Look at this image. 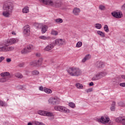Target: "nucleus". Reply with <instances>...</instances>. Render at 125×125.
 <instances>
[{
  "label": "nucleus",
  "mask_w": 125,
  "mask_h": 125,
  "mask_svg": "<svg viewBox=\"0 0 125 125\" xmlns=\"http://www.w3.org/2000/svg\"><path fill=\"white\" fill-rule=\"evenodd\" d=\"M12 35H16V33H15V32H14V31H12Z\"/></svg>",
  "instance_id": "49"
},
{
  "label": "nucleus",
  "mask_w": 125,
  "mask_h": 125,
  "mask_svg": "<svg viewBox=\"0 0 125 125\" xmlns=\"http://www.w3.org/2000/svg\"><path fill=\"white\" fill-rule=\"evenodd\" d=\"M42 60H43V59L41 58L38 61H34L31 62L30 65L33 67H39V66L42 65Z\"/></svg>",
  "instance_id": "6"
},
{
  "label": "nucleus",
  "mask_w": 125,
  "mask_h": 125,
  "mask_svg": "<svg viewBox=\"0 0 125 125\" xmlns=\"http://www.w3.org/2000/svg\"><path fill=\"white\" fill-rule=\"evenodd\" d=\"M40 122L37 121V122H35V124L36 125H40Z\"/></svg>",
  "instance_id": "47"
},
{
  "label": "nucleus",
  "mask_w": 125,
  "mask_h": 125,
  "mask_svg": "<svg viewBox=\"0 0 125 125\" xmlns=\"http://www.w3.org/2000/svg\"><path fill=\"white\" fill-rule=\"evenodd\" d=\"M105 76H106V74L104 72L99 73L93 76L92 78V81H98V80H100V79L105 77Z\"/></svg>",
  "instance_id": "7"
},
{
  "label": "nucleus",
  "mask_w": 125,
  "mask_h": 125,
  "mask_svg": "<svg viewBox=\"0 0 125 125\" xmlns=\"http://www.w3.org/2000/svg\"><path fill=\"white\" fill-rule=\"evenodd\" d=\"M76 86L77 87V88L82 89L83 87V84L80 83H77L76 84Z\"/></svg>",
  "instance_id": "31"
},
{
  "label": "nucleus",
  "mask_w": 125,
  "mask_h": 125,
  "mask_svg": "<svg viewBox=\"0 0 125 125\" xmlns=\"http://www.w3.org/2000/svg\"><path fill=\"white\" fill-rule=\"evenodd\" d=\"M7 81H8V77H3L0 79V83H5Z\"/></svg>",
  "instance_id": "25"
},
{
  "label": "nucleus",
  "mask_w": 125,
  "mask_h": 125,
  "mask_svg": "<svg viewBox=\"0 0 125 125\" xmlns=\"http://www.w3.org/2000/svg\"><path fill=\"white\" fill-rule=\"evenodd\" d=\"M97 34L99 35L102 38H105V33L102 31H98L97 32Z\"/></svg>",
  "instance_id": "23"
},
{
  "label": "nucleus",
  "mask_w": 125,
  "mask_h": 125,
  "mask_svg": "<svg viewBox=\"0 0 125 125\" xmlns=\"http://www.w3.org/2000/svg\"><path fill=\"white\" fill-rule=\"evenodd\" d=\"M73 12L75 15H79V13L81 12V9L78 8H75L73 10Z\"/></svg>",
  "instance_id": "18"
},
{
  "label": "nucleus",
  "mask_w": 125,
  "mask_h": 125,
  "mask_svg": "<svg viewBox=\"0 0 125 125\" xmlns=\"http://www.w3.org/2000/svg\"><path fill=\"white\" fill-rule=\"evenodd\" d=\"M33 49V45H28L27 47H25L23 50L21 51V54H26V53H29L31 52Z\"/></svg>",
  "instance_id": "9"
},
{
  "label": "nucleus",
  "mask_w": 125,
  "mask_h": 125,
  "mask_svg": "<svg viewBox=\"0 0 125 125\" xmlns=\"http://www.w3.org/2000/svg\"><path fill=\"white\" fill-rule=\"evenodd\" d=\"M43 91H44V92H45L46 93H47L48 94H49L51 93V92H52V91L51 90V89L46 87L44 88Z\"/></svg>",
  "instance_id": "22"
},
{
  "label": "nucleus",
  "mask_w": 125,
  "mask_h": 125,
  "mask_svg": "<svg viewBox=\"0 0 125 125\" xmlns=\"http://www.w3.org/2000/svg\"><path fill=\"white\" fill-rule=\"evenodd\" d=\"M85 91L87 92V93H89V92H91V91H92V88H90L89 89H86Z\"/></svg>",
  "instance_id": "41"
},
{
  "label": "nucleus",
  "mask_w": 125,
  "mask_h": 125,
  "mask_svg": "<svg viewBox=\"0 0 125 125\" xmlns=\"http://www.w3.org/2000/svg\"><path fill=\"white\" fill-rule=\"evenodd\" d=\"M54 109L56 111H59L60 112H62V113H67V108L60 105L55 106Z\"/></svg>",
  "instance_id": "10"
},
{
  "label": "nucleus",
  "mask_w": 125,
  "mask_h": 125,
  "mask_svg": "<svg viewBox=\"0 0 125 125\" xmlns=\"http://www.w3.org/2000/svg\"><path fill=\"white\" fill-rule=\"evenodd\" d=\"M0 106L1 107L7 106V104L2 101H0Z\"/></svg>",
  "instance_id": "29"
},
{
  "label": "nucleus",
  "mask_w": 125,
  "mask_h": 125,
  "mask_svg": "<svg viewBox=\"0 0 125 125\" xmlns=\"http://www.w3.org/2000/svg\"><path fill=\"white\" fill-rule=\"evenodd\" d=\"M1 77H3V78H5V77H10V73L9 72H2L0 74Z\"/></svg>",
  "instance_id": "19"
},
{
  "label": "nucleus",
  "mask_w": 125,
  "mask_h": 125,
  "mask_svg": "<svg viewBox=\"0 0 125 125\" xmlns=\"http://www.w3.org/2000/svg\"><path fill=\"white\" fill-rule=\"evenodd\" d=\"M110 110L111 111H115V110H116V102H112V104L110 107Z\"/></svg>",
  "instance_id": "20"
},
{
  "label": "nucleus",
  "mask_w": 125,
  "mask_h": 125,
  "mask_svg": "<svg viewBox=\"0 0 125 125\" xmlns=\"http://www.w3.org/2000/svg\"><path fill=\"white\" fill-rule=\"evenodd\" d=\"M118 106H120V107H125V104L123 102H120L118 103Z\"/></svg>",
  "instance_id": "35"
},
{
  "label": "nucleus",
  "mask_w": 125,
  "mask_h": 125,
  "mask_svg": "<svg viewBox=\"0 0 125 125\" xmlns=\"http://www.w3.org/2000/svg\"><path fill=\"white\" fill-rule=\"evenodd\" d=\"M6 61L7 62H8V63H9V62H11V59L8 58L6 59Z\"/></svg>",
  "instance_id": "45"
},
{
  "label": "nucleus",
  "mask_w": 125,
  "mask_h": 125,
  "mask_svg": "<svg viewBox=\"0 0 125 125\" xmlns=\"http://www.w3.org/2000/svg\"><path fill=\"white\" fill-rule=\"evenodd\" d=\"M111 15H112V16L115 18H117V19L122 18V17H123V14H121V12H116V11L112 12Z\"/></svg>",
  "instance_id": "13"
},
{
  "label": "nucleus",
  "mask_w": 125,
  "mask_h": 125,
  "mask_svg": "<svg viewBox=\"0 0 125 125\" xmlns=\"http://www.w3.org/2000/svg\"><path fill=\"white\" fill-rule=\"evenodd\" d=\"M19 89H23V86H19Z\"/></svg>",
  "instance_id": "48"
},
{
  "label": "nucleus",
  "mask_w": 125,
  "mask_h": 125,
  "mask_svg": "<svg viewBox=\"0 0 125 125\" xmlns=\"http://www.w3.org/2000/svg\"><path fill=\"white\" fill-rule=\"evenodd\" d=\"M44 89V88H43V87L42 86L39 87V90H40L41 91H43Z\"/></svg>",
  "instance_id": "43"
},
{
  "label": "nucleus",
  "mask_w": 125,
  "mask_h": 125,
  "mask_svg": "<svg viewBox=\"0 0 125 125\" xmlns=\"http://www.w3.org/2000/svg\"><path fill=\"white\" fill-rule=\"evenodd\" d=\"M38 114L41 116H46L47 117H54V114L52 112H48L43 110H39Z\"/></svg>",
  "instance_id": "8"
},
{
  "label": "nucleus",
  "mask_w": 125,
  "mask_h": 125,
  "mask_svg": "<svg viewBox=\"0 0 125 125\" xmlns=\"http://www.w3.org/2000/svg\"><path fill=\"white\" fill-rule=\"evenodd\" d=\"M39 39H40L41 40H43L45 41V40H49V39H50V37H46L44 36H40Z\"/></svg>",
  "instance_id": "28"
},
{
  "label": "nucleus",
  "mask_w": 125,
  "mask_h": 125,
  "mask_svg": "<svg viewBox=\"0 0 125 125\" xmlns=\"http://www.w3.org/2000/svg\"><path fill=\"white\" fill-rule=\"evenodd\" d=\"M34 26L36 29H41L42 27V24L41 23H35Z\"/></svg>",
  "instance_id": "26"
},
{
  "label": "nucleus",
  "mask_w": 125,
  "mask_h": 125,
  "mask_svg": "<svg viewBox=\"0 0 125 125\" xmlns=\"http://www.w3.org/2000/svg\"><path fill=\"white\" fill-rule=\"evenodd\" d=\"M89 85L90 86H92L94 85V83H93V82H91L89 83Z\"/></svg>",
  "instance_id": "46"
},
{
  "label": "nucleus",
  "mask_w": 125,
  "mask_h": 125,
  "mask_svg": "<svg viewBox=\"0 0 125 125\" xmlns=\"http://www.w3.org/2000/svg\"><path fill=\"white\" fill-rule=\"evenodd\" d=\"M95 26L96 29H100L101 28H102V25H101L100 23H96L95 24Z\"/></svg>",
  "instance_id": "30"
},
{
  "label": "nucleus",
  "mask_w": 125,
  "mask_h": 125,
  "mask_svg": "<svg viewBox=\"0 0 125 125\" xmlns=\"http://www.w3.org/2000/svg\"><path fill=\"white\" fill-rule=\"evenodd\" d=\"M40 73L39 72V71L38 70H35L32 71V75H39Z\"/></svg>",
  "instance_id": "39"
},
{
  "label": "nucleus",
  "mask_w": 125,
  "mask_h": 125,
  "mask_svg": "<svg viewBox=\"0 0 125 125\" xmlns=\"http://www.w3.org/2000/svg\"><path fill=\"white\" fill-rule=\"evenodd\" d=\"M16 76L17 78H19L20 79H22L23 78V75H22V74H21V73H18L16 75Z\"/></svg>",
  "instance_id": "38"
},
{
  "label": "nucleus",
  "mask_w": 125,
  "mask_h": 125,
  "mask_svg": "<svg viewBox=\"0 0 125 125\" xmlns=\"http://www.w3.org/2000/svg\"><path fill=\"white\" fill-rule=\"evenodd\" d=\"M83 45V42H79L76 44L77 47H81Z\"/></svg>",
  "instance_id": "36"
},
{
  "label": "nucleus",
  "mask_w": 125,
  "mask_h": 125,
  "mask_svg": "<svg viewBox=\"0 0 125 125\" xmlns=\"http://www.w3.org/2000/svg\"><path fill=\"white\" fill-rule=\"evenodd\" d=\"M13 9L14 8L12 4L7 2H5L3 5V16H4V17L8 18L10 15V14L12 13Z\"/></svg>",
  "instance_id": "2"
},
{
  "label": "nucleus",
  "mask_w": 125,
  "mask_h": 125,
  "mask_svg": "<svg viewBox=\"0 0 125 125\" xmlns=\"http://www.w3.org/2000/svg\"><path fill=\"white\" fill-rule=\"evenodd\" d=\"M29 7L27 6H25L24 8L22 9L23 13H29Z\"/></svg>",
  "instance_id": "24"
},
{
  "label": "nucleus",
  "mask_w": 125,
  "mask_h": 125,
  "mask_svg": "<svg viewBox=\"0 0 125 125\" xmlns=\"http://www.w3.org/2000/svg\"><path fill=\"white\" fill-rule=\"evenodd\" d=\"M104 31L106 33H108V32H109V27L106 24L104 25Z\"/></svg>",
  "instance_id": "32"
},
{
  "label": "nucleus",
  "mask_w": 125,
  "mask_h": 125,
  "mask_svg": "<svg viewBox=\"0 0 125 125\" xmlns=\"http://www.w3.org/2000/svg\"><path fill=\"white\" fill-rule=\"evenodd\" d=\"M22 66H23V64H19V67H22Z\"/></svg>",
  "instance_id": "52"
},
{
  "label": "nucleus",
  "mask_w": 125,
  "mask_h": 125,
  "mask_svg": "<svg viewBox=\"0 0 125 125\" xmlns=\"http://www.w3.org/2000/svg\"><path fill=\"white\" fill-rule=\"evenodd\" d=\"M39 1L46 5H51L56 8L61 7L63 4L62 1L60 0H54V1L51 0H39Z\"/></svg>",
  "instance_id": "3"
},
{
  "label": "nucleus",
  "mask_w": 125,
  "mask_h": 125,
  "mask_svg": "<svg viewBox=\"0 0 125 125\" xmlns=\"http://www.w3.org/2000/svg\"><path fill=\"white\" fill-rule=\"evenodd\" d=\"M115 121L117 123H120L123 125H125V117H119L115 119Z\"/></svg>",
  "instance_id": "15"
},
{
  "label": "nucleus",
  "mask_w": 125,
  "mask_h": 125,
  "mask_svg": "<svg viewBox=\"0 0 125 125\" xmlns=\"http://www.w3.org/2000/svg\"><path fill=\"white\" fill-rule=\"evenodd\" d=\"M69 107H71V108H74L76 107V105L74 104V103H69L68 104Z\"/></svg>",
  "instance_id": "37"
},
{
  "label": "nucleus",
  "mask_w": 125,
  "mask_h": 125,
  "mask_svg": "<svg viewBox=\"0 0 125 125\" xmlns=\"http://www.w3.org/2000/svg\"><path fill=\"white\" fill-rule=\"evenodd\" d=\"M120 86H122V87H125V83H120L119 84Z\"/></svg>",
  "instance_id": "42"
},
{
  "label": "nucleus",
  "mask_w": 125,
  "mask_h": 125,
  "mask_svg": "<svg viewBox=\"0 0 125 125\" xmlns=\"http://www.w3.org/2000/svg\"><path fill=\"white\" fill-rule=\"evenodd\" d=\"M17 42V40L13 38L10 39H8L4 42V43H0V52H5L13 50L14 47L12 46H8L13 43H15Z\"/></svg>",
  "instance_id": "1"
},
{
  "label": "nucleus",
  "mask_w": 125,
  "mask_h": 125,
  "mask_svg": "<svg viewBox=\"0 0 125 125\" xmlns=\"http://www.w3.org/2000/svg\"><path fill=\"white\" fill-rule=\"evenodd\" d=\"M90 55L88 54L85 56V57L82 60V62L84 63L86 60L90 59Z\"/></svg>",
  "instance_id": "21"
},
{
  "label": "nucleus",
  "mask_w": 125,
  "mask_h": 125,
  "mask_svg": "<svg viewBox=\"0 0 125 125\" xmlns=\"http://www.w3.org/2000/svg\"><path fill=\"white\" fill-rule=\"evenodd\" d=\"M98 122L99 123H103V124H107V123H108L109 125H113V122L110 121L109 117L102 116L101 118L98 119Z\"/></svg>",
  "instance_id": "5"
},
{
  "label": "nucleus",
  "mask_w": 125,
  "mask_h": 125,
  "mask_svg": "<svg viewBox=\"0 0 125 125\" xmlns=\"http://www.w3.org/2000/svg\"><path fill=\"white\" fill-rule=\"evenodd\" d=\"M39 125H44V124H43V123L40 122Z\"/></svg>",
  "instance_id": "50"
},
{
  "label": "nucleus",
  "mask_w": 125,
  "mask_h": 125,
  "mask_svg": "<svg viewBox=\"0 0 125 125\" xmlns=\"http://www.w3.org/2000/svg\"><path fill=\"white\" fill-rule=\"evenodd\" d=\"M53 42L55 44V45H62L65 43V42L62 39H56L55 42Z\"/></svg>",
  "instance_id": "14"
},
{
  "label": "nucleus",
  "mask_w": 125,
  "mask_h": 125,
  "mask_svg": "<svg viewBox=\"0 0 125 125\" xmlns=\"http://www.w3.org/2000/svg\"><path fill=\"white\" fill-rule=\"evenodd\" d=\"M67 71L68 74L72 76V77H78L82 74V71L78 68L70 67Z\"/></svg>",
  "instance_id": "4"
},
{
  "label": "nucleus",
  "mask_w": 125,
  "mask_h": 125,
  "mask_svg": "<svg viewBox=\"0 0 125 125\" xmlns=\"http://www.w3.org/2000/svg\"><path fill=\"white\" fill-rule=\"evenodd\" d=\"M36 56L39 57L40 56V55L39 54H36Z\"/></svg>",
  "instance_id": "53"
},
{
  "label": "nucleus",
  "mask_w": 125,
  "mask_h": 125,
  "mask_svg": "<svg viewBox=\"0 0 125 125\" xmlns=\"http://www.w3.org/2000/svg\"><path fill=\"white\" fill-rule=\"evenodd\" d=\"M55 22H56V23H62L63 22V20H62V19H57L55 20Z\"/></svg>",
  "instance_id": "33"
},
{
  "label": "nucleus",
  "mask_w": 125,
  "mask_h": 125,
  "mask_svg": "<svg viewBox=\"0 0 125 125\" xmlns=\"http://www.w3.org/2000/svg\"><path fill=\"white\" fill-rule=\"evenodd\" d=\"M31 28H30V25H26L23 27V34L24 35H27V36H29L30 35V33H31Z\"/></svg>",
  "instance_id": "12"
},
{
  "label": "nucleus",
  "mask_w": 125,
  "mask_h": 125,
  "mask_svg": "<svg viewBox=\"0 0 125 125\" xmlns=\"http://www.w3.org/2000/svg\"><path fill=\"white\" fill-rule=\"evenodd\" d=\"M105 7L104 5H100L99 6V9H100L101 10H104V9H105Z\"/></svg>",
  "instance_id": "40"
},
{
  "label": "nucleus",
  "mask_w": 125,
  "mask_h": 125,
  "mask_svg": "<svg viewBox=\"0 0 125 125\" xmlns=\"http://www.w3.org/2000/svg\"><path fill=\"white\" fill-rule=\"evenodd\" d=\"M54 46H55V44H54L53 42H52V43L48 44V45L44 48V50H45V51L51 50V49H52Z\"/></svg>",
  "instance_id": "16"
},
{
  "label": "nucleus",
  "mask_w": 125,
  "mask_h": 125,
  "mask_svg": "<svg viewBox=\"0 0 125 125\" xmlns=\"http://www.w3.org/2000/svg\"><path fill=\"white\" fill-rule=\"evenodd\" d=\"M3 60H4V57H0V63Z\"/></svg>",
  "instance_id": "44"
},
{
  "label": "nucleus",
  "mask_w": 125,
  "mask_h": 125,
  "mask_svg": "<svg viewBox=\"0 0 125 125\" xmlns=\"http://www.w3.org/2000/svg\"><path fill=\"white\" fill-rule=\"evenodd\" d=\"M27 125H33V124L29 122L28 123Z\"/></svg>",
  "instance_id": "51"
},
{
  "label": "nucleus",
  "mask_w": 125,
  "mask_h": 125,
  "mask_svg": "<svg viewBox=\"0 0 125 125\" xmlns=\"http://www.w3.org/2000/svg\"><path fill=\"white\" fill-rule=\"evenodd\" d=\"M51 34L52 35H53V36H57V35H58V32L52 29L51 31Z\"/></svg>",
  "instance_id": "34"
},
{
  "label": "nucleus",
  "mask_w": 125,
  "mask_h": 125,
  "mask_svg": "<svg viewBox=\"0 0 125 125\" xmlns=\"http://www.w3.org/2000/svg\"><path fill=\"white\" fill-rule=\"evenodd\" d=\"M48 102L49 104H51V105H57L59 104V102L58 101V100L55 98H50Z\"/></svg>",
  "instance_id": "11"
},
{
  "label": "nucleus",
  "mask_w": 125,
  "mask_h": 125,
  "mask_svg": "<svg viewBox=\"0 0 125 125\" xmlns=\"http://www.w3.org/2000/svg\"><path fill=\"white\" fill-rule=\"evenodd\" d=\"M42 34H44V33H45L47 31L46 29V26L44 25V26H42Z\"/></svg>",
  "instance_id": "27"
},
{
  "label": "nucleus",
  "mask_w": 125,
  "mask_h": 125,
  "mask_svg": "<svg viewBox=\"0 0 125 125\" xmlns=\"http://www.w3.org/2000/svg\"><path fill=\"white\" fill-rule=\"evenodd\" d=\"M6 125H7V124H8V122H5Z\"/></svg>",
  "instance_id": "54"
},
{
  "label": "nucleus",
  "mask_w": 125,
  "mask_h": 125,
  "mask_svg": "<svg viewBox=\"0 0 125 125\" xmlns=\"http://www.w3.org/2000/svg\"><path fill=\"white\" fill-rule=\"evenodd\" d=\"M97 68H103L104 66V63L101 61H98L96 63Z\"/></svg>",
  "instance_id": "17"
}]
</instances>
